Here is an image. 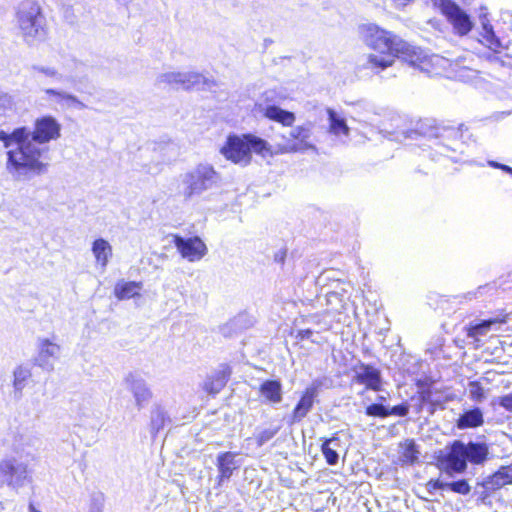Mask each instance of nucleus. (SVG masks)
<instances>
[{
    "label": "nucleus",
    "mask_w": 512,
    "mask_h": 512,
    "mask_svg": "<svg viewBox=\"0 0 512 512\" xmlns=\"http://www.w3.org/2000/svg\"><path fill=\"white\" fill-rule=\"evenodd\" d=\"M481 24L484 30L483 38L492 51L499 53L502 49L508 48V46L504 45L500 38L496 36L493 26L489 23L485 15L481 16Z\"/></svg>",
    "instance_id": "29"
},
{
    "label": "nucleus",
    "mask_w": 512,
    "mask_h": 512,
    "mask_svg": "<svg viewBox=\"0 0 512 512\" xmlns=\"http://www.w3.org/2000/svg\"><path fill=\"white\" fill-rule=\"evenodd\" d=\"M498 404L506 411L512 413V393L499 397Z\"/></svg>",
    "instance_id": "44"
},
{
    "label": "nucleus",
    "mask_w": 512,
    "mask_h": 512,
    "mask_svg": "<svg viewBox=\"0 0 512 512\" xmlns=\"http://www.w3.org/2000/svg\"><path fill=\"white\" fill-rule=\"evenodd\" d=\"M38 355L34 358V365L43 370H52L53 364L49 362V358H57L60 353V346L51 342L49 339H38Z\"/></svg>",
    "instance_id": "17"
},
{
    "label": "nucleus",
    "mask_w": 512,
    "mask_h": 512,
    "mask_svg": "<svg viewBox=\"0 0 512 512\" xmlns=\"http://www.w3.org/2000/svg\"><path fill=\"white\" fill-rule=\"evenodd\" d=\"M409 409H410V406L406 402H403V403L393 406V407L388 406V416L405 417L408 415Z\"/></svg>",
    "instance_id": "43"
},
{
    "label": "nucleus",
    "mask_w": 512,
    "mask_h": 512,
    "mask_svg": "<svg viewBox=\"0 0 512 512\" xmlns=\"http://www.w3.org/2000/svg\"><path fill=\"white\" fill-rule=\"evenodd\" d=\"M399 461L402 464L414 465L419 460V446L413 439H406L399 444Z\"/></svg>",
    "instance_id": "27"
},
{
    "label": "nucleus",
    "mask_w": 512,
    "mask_h": 512,
    "mask_svg": "<svg viewBox=\"0 0 512 512\" xmlns=\"http://www.w3.org/2000/svg\"><path fill=\"white\" fill-rule=\"evenodd\" d=\"M261 112L269 120L281 123L287 127H291L296 119L293 112L284 110L276 105H266L261 108Z\"/></svg>",
    "instance_id": "25"
},
{
    "label": "nucleus",
    "mask_w": 512,
    "mask_h": 512,
    "mask_svg": "<svg viewBox=\"0 0 512 512\" xmlns=\"http://www.w3.org/2000/svg\"><path fill=\"white\" fill-rule=\"evenodd\" d=\"M168 421L170 420L165 410L161 406L155 405L152 408L150 415V431L152 435L154 436L157 432L164 428L166 422Z\"/></svg>",
    "instance_id": "33"
},
{
    "label": "nucleus",
    "mask_w": 512,
    "mask_h": 512,
    "mask_svg": "<svg viewBox=\"0 0 512 512\" xmlns=\"http://www.w3.org/2000/svg\"><path fill=\"white\" fill-rule=\"evenodd\" d=\"M512 483V466H503L495 472L486 482V485L492 489L501 488Z\"/></svg>",
    "instance_id": "31"
},
{
    "label": "nucleus",
    "mask_w": 512,
    "mask_h": 512,
    "mask_svg": "<svg viewBox=\"0 0 512 512\" xmlns=\"http://www.w3.org/2000/svg\"><path fill=\"white\" fill-rule=\"evenodd\" d=\"M508 174L512 175V167L510 168V171H509Z\"/></svg>",
    "instance_id": "57"
},
{
    "label": "nucleus",
    "mask_w": 512,
    "mask_h": 512,
    "mask_svg": "<svg viewBox=\"0 0 512 512\" xmlns=\"http://www.w3.org/2000/svg\"><path fill=\"white\" fill-rule=\"evenodd\" d=\"M31 73L35 80L40 81L42 76H45L53 81H61L63 75L59 71L51 66L43 65H32Z\"/></svg>",
    "instance_id": "35"
},
{
    "label": "nucleus",
    "mask_w": 512,
    "mask_h": 512,
    "mask_svg": "<svg viewBox=\"0 0 512 512\" xmlns=\"http://www.w3.org/2000/svg\"><path fill=\"white\" fill-rule=\"evenodd\" d=\"M163 147L162 146H153L152 149L149 147L141 150V156L147 154L146 156H150L151 160L148 162H144L142 164V168L146 173L149 174H158L162 170V165L166 161V158L163 155Z\"/></svg>",
    "instance_id": "20"
},
{
    "label": "nucleus",
    "mask_w": 512,
    "mask_h": 512,
    "mask_svg": "<svg viewBox=\"0 0 512 512\" xmlns=\"http://www.w3.org/2000/svg\"><path fill=\"white\" fill-rule=\"evenodd\" d=\"M42 97L54 110H66L76 108L85 109L87 106L77 96L62 89L47 88L43 90Z\"/></svg>",
    "instance_id": "11"
},
{
    "label": "nucleus",
    "mask_w": 512,
    "mask_h": 512,
    "mask_svg": "<svg viewBox=\"0 0 512 512\" xmlns=\"http://www.w3.org/2000/svg\"><path fill=\"white\" fill-rule=\"evenodd\" d=\"M140 288V283L120 281L115 285L114 292L118 299H130L139 295Z\"/></svg>",
    "instance_id": "32"
},
{
    "label": "nucleus",
    "mask_w": 512,
    "mask_h": 512,
    "mask_svg": "<svg viewBox=\"0 0 512 512\" xmlns=\"http://www.w3.org/2000/svg\"><path fill=\"white\" fill-rule=\"evenodd\" d=\"M353 371V380L358 384L365 385L366 390H381L382 375L379 369L369 364L359 363Z\"/></svg>",
    "instance_id": "14"
},
{
    "label": "nucleus",
    "mask_w": 512,
    "mask_h": 512,
    "mask_svg": "<svg viewBox=\"0 0 512 512\" xmlns=\"http://www.w3.org/2000/svg\"><path fill=\"white\" fill-rule=\"evenodd\" d=\"M377 400H378L380 403H382V401H384V400H385V397H384V396H382V395H378Z\"/></svg>",
    "instance_id": "55"
},
{
    "label": "nucleus",
    "mask_w": 512,
    "mask_h": 512,
    "mask_svg": "<svg viewBox=\"0 0 512 512\" xmlns=\"http://www.w3.org/2000/svg\"><path fill=\"white\" fill-rule=\"evenodd\" d=\"M484 424L483 411L479 407H473L465 410L456 421L458 429L477 428Z\"/></svg>",
    "instance_id": "22"
},
{
    "label": "nucleus",
    "mask_w": 512,
    "mask_h": 512,
    "mask_svg": "<svg viewBox=\"0 0 512 512\" xmlns=\"http://www.w3.org/2000/svg\"><path fill=\"white\" fill-rule=\"evenodd\" d=\"M238 454L235 452H221L217 455L216 466L219 472L217 477V486L221 487L226 481H229L234 470L240 467L236 460Z\"/></svg>",
    "instance_id": "16"
},
{
    "label": "nucleus",
    "mask_w": 512,
    "mask_h": 512,
    "mask_svg": "<svg viewBox=\"0 0 512 512\" xmlns=\"http://www.w3.org/2000/svg\"><path fill=\"white\" fill-rule=\"evenodd\" d=\"M510 168H511V167H510V166H508V165L500 164V169H501L502 171L506 172V173H509Z\"/></svg>",
    "instance_id": "50"
},
{
    "label": "nucleus",
    "mask_w": 512,
    "mask_h": 512,
    "mask_svg": "<svg viewBox=\"0 0 512 512\" xmlns=\"http://www.w3.org/2000/svg\"><path fill=\"white\" fill-rule=\"evenodd\" d=\"M28 478L27 465L15 458L0 461V483L18 490Z\"/></svg>",
    "instance_id": "9"
},
{
    "label": "nucleus",
    "mask_w": 512,
    "mask_h": 512,
    "mask_svg": "<svg viewBox=\"0 0 512 512\" xmlns=\"http://www.w3.org/2000/svg\"><path fill=\"white\" fill-rule=\"evenodd\" d=\"M322 443L328 445L329 447H331V449L338 451V448H340L341 441H340L339 437L333 436L331 438L324 439Z\"/></svg>",
    "instance_id": "46"
},
{
    "label": "nucleus",
    "mask_w": 512,
    "mask_h": 512,
    "mask_svg": "<svg viewBox=\"0 0 512 512\" xmlns=\"http://www.w3.org/2000/svg\"><path fill=\"white\" fill-rule=\"evenodd\" d=\"M365 413L370 417L386 418L388 417V406L383 403H373L366 407Z\"/></svg>",
    "instance_id": "41"
},
{
    "label": "nucleus",
    "mask_w": 512,
    "mask_h": 512,
    "mask_svg": "<svg viewBox=\"0 0 512 512\" xmlns=\"http://www.w3.org/2000/svg\"><path fill=\"white\" fill-rule=\"evenodd\" d=\"M29 511H30V512H40V511H38V510L34 507V505H33L32 503H30V505H29Z\"/></svg>",
    "instance_id": "53"
},
{
    "label": "nucleus",
    "mask_w": 512,
    "mask_h": 512,
    "mask_svg": "<svg viewBox=\"0 0 512 512\" xmlns=\"http://www.w3.org/2000/svg\"><path fill=\"white\" fill-rule=\"evenodd\" d=\"M428 486L434 490L447 491V481L442 479L430 480Z\"/></svg>",
    "instance_id": "45"
},
{
    "label": "nucleus",
    "mask_w": 512,
    "mask_h": 512,
    "mask_svg": "<svg viewBox=\"0 0 512 512\" xmlns=\"http://www.w3.org/2000/svg\"><path fill=\"white\" fill-rule=\"evenodd\" d=\"M339 298H340V295H333L332 296V304H338L339 305Z\"/></svg>",
    "instance_id": "52"
},
{
    "label": "nucleus",
    "mask_w": 512,
    "mask_h": 512,
    "mask_svg": "<svg viewBox=\"0 0 512 512\" xmlns=\"http://www.w3.org/2000/svg\"><path fill=\"white\" fill-rule=\"evenodd\" d=\"M442 10L458 35H467L472 30L473 22L470 16L457 4L447 1L443 3Z\"/></svg>",
    "instance_id": "12"
},
{
    "label": "nucleus",
    "mask_w": 512,
    "mask_h": 512,
    "mask_svg": "<svg viewBox=\"0 0 512 512\" xmlns=\"http://www.w3.org/2000/svg\"><path fill=\"white\" fill-rule=\"evenodd\" d=\"M464 449V442L461 440H454L446 446L437 456L439 469L449 477L464 473L468 467Z\"/></svg>",
    "instance_id": "6"
},
{
    "label": "nucleus",
    "mask_w": 512,
    "mask_h": 512,
    "mask_svg": "<svg viewBox=\"0 0 512 512\" xmlns=\"http://www.w3.org/2000/svg\"><path fill=\"white\" fill-rule=\"evenodd\" d=\"M92 252L97 263L106 267L109 258L112 256V247L107 240L99 238L92 243Z\"/></svg>",
    "instance_id": "30"
},
{
    "label": "nucleus",
    "mask_w": 512,
    "mask_h": 512,
    "mask_svg": "<svg viewBox=\"0 0 512 512\" xmlns=\"http://www.w3.org/2000/svg\"><path fill=\"white\" fill-rule=\"evenodd\" d=\"M323 385L324 380L318 378L313 380L311 384L306 387L288 419L289 425L300 423L308 415Z\"/></svg>",
    "instance_id": "8"
},
{
    "label": "nucleus",
    "mask_w": 512,
    "mask_h": 512,
    "mask_svg": "<svg viewBox=\"0 0 512 512\" xmlns=\"http://www.w3.org/2000/svg\"><path fill=\"white\" fill-rule=\"evenodd\" d=\"M16 111V103L11 95L0 92V121L10 117Z\"/></svg>",
    "instance_id": "38"
},
{
    "label": "nucleus",
    "mask_w": 512,
    "mask_h": 512,
    "mask_svg": "<svg viewBox=\"0 0 512 512\" xmlns=\"http://www.w3.org/2000/svg\"><path fill=\"white\" fill-rule=\"evenodd\" d=\"M173 243L177 250L181 253L182 257L188 259L191 262L200 260L207 253L206 245L197 236L183 238L179 235H175Z\"/></svg>",
    "instance_id": "13"
},
{
    "label": "nucleus",
    "mask_w": 512,
    "mask_h": 512,
    "mask_svg": "<svg viewBox=\"0 0 512 512\" xmlns=\"http://www.w3.org/2000/svg\"><path fill=\"white\" fill-rule=\"evenodd\" d=\"M312 335L313 331L311 329H303L298 331L296 338L300 340H305L310 339Z\"/></svg>",
    "instance_id": "48"
},
{
    "label": "nucleus",
    "mask_w": 512,
    "mask_h": 512,
    "mask_svg": "<svg viewBox=\"0 0 512 512\" xmlns=\"http://www.w3.org/2000/svg\"><path fill=\"white\" fill-rule=\"evenodd\" d=\"M332 273V270L323 272L319 276L318 282L327 288L325 292L327 303L332 305V296L340 295L339 306H341L342 302L344 301L345 295L347 294V285L344 282H341L339 279H334L331 276Z\"/></svg>",
    "instance_id": "18"
},
{
    "label": "nucleus",
    "mask_w": 512,
    "mask_h": 512,
    "mask_svg": "<svg viewBox=\"0 0 512 512\" xmlns=\"http://www.w3.org/2000/svg\"><path fill=\"white\" fill-rule=\"evenodd\" d=\"M281 429V425L270 424L268 427H258L254 434L256 444L261 447L269 442Z\"/></svg>",
    "instance_id": "37"
},
{
    "label": "nucleus",
    "mask_w": 512,
    "mask_h": 512,
    "mask_svg": "<svg viewBox=\"0 0 512 512\" xmlns=\"http://www.w3.org/2000/svg\"><path fill=\"white\" fill-rule=\"evenodd\" d=\"M447 491L454 492L460 495H468L471 491V486L469 485L466 479L447 481Z\"/></svg>",
    "instance_id": "40"
},
{
    "label": "nucleus",
    "mask_w": 512,
    "mask_h": 512,
    "mask_svg": "<svg viewBox=\"0 0 512 512\" xmlns=\"http://www.w3.org/2000/svg\"><path fill=\"white\" fill-rule=\"evenodd\" d=\"M483 288H484V287L479 286V288H478V292H480V290H482Z\"/></svg>",
    "instance_id": "56"
},
{
    "label": "nucleus",
    "mask_w": 512,
    "mask_h": 512,
    "mask_svg": "<svg viewBox=\"0 0 512 512\" xmlns=\"http://www.w3.org/2000/svg\"><path fill=\"white\" fill-rule=\"evenodd\" d=\"M498 322L497 318L471 322L467 327H465L467 338L471 339L470 343L478 347L481 337L487 335L492 325Z\"/></svg>",
    "instance_id": "21"
},
{
    "label": "nucleus",
    "mask_w": 512,
    "mask_h": 512,
    "mask_svg": "<svg viewBox=\"0 0 512 512\" xmlns=\"http://www.w3.org/2000/svg\"><path fill=\"white\" fill-rule=\"evenodd\" d=\"M259 393L269 404H279L283 399L282 384L279 380H265L259 387Z\"/></svg>",
    "instance_id": "24"
},
{
    "label": "nucleus",
    "mask_w": 512,
    "mask_h": 512,
    "mask_svg": "<svg viewBox=\"0 0 512 512\" xmlns=\"http://www.w3.org/2000/svg\"><path fill=\"white\" fill-rule=\"evenodd\" d=\"M468 392H469V398L476 402L481 403L485 400L486 394L484 391L483 386L478 381H470L468 383Z\"/></svg>",
    "instance_id": "39"
},
{
    "label": "nucleus",
    "mask_w": 512,
    "mask_h": 512,
    "mask_svg": "<svg viewBox=\"0 0 512 512\" xmlns=\"http://www.w3.org/2000/svg\"><path fill=\"white\" fill-rule=\"evenodd\" d=\"M312 127V123L293 127L289 132V137H287V143L281 148V151L283 153L316 151V146L309 141L312 135ZM283 138L286 139L285 136Z\"/></svg>",
    "instance_id": "10"
},
{
    "label": "nucleus",
    "mask_w": 512,
    "mask_h": 512,
    "mask_svg": "<svg viewBox=\"0 0 512 512\" xmlns=\"http://www.w3.org/2000/svg\"><path fill=\"white\" fill-rule=\"evenodd\" d=\"M363 40L375 51L367 56L366 68L382 71L392 66L395 58L407 62L410 66L420 67L427 56L422 49L410 45L397 35L376 25H368L364 28Z\"/></svg>",
    "instance_id": "2"
},
{
    "label": "nucleus",
    "mask_w": 512,
    "mask_h": 512,
    "mask_svg": "<svg viewBox=\"0 0 512 512\" xmlns=\"http://www.w3.org/2000/svg\"><path fill=\"white\" fill-rule=\"evenodd\" d=\"M476 294H477V292H469L467 295H468L469 299H472V298L476 297Z\"/></svg>",
    "instance_id": "54"
},
{
    "label": "nucleus",
    "mask_w": 512,
    "mask_h": 512,
    "mask_svg": "<svg viewBox=\"0 0 512 512\" xmlns=\"http://www.w3.org/2000/svg\"><path fill=\"white\" fill-rule=\"evenodd\" d=\"M221 182V175L209 163H199L194 168L179 177L177 185L178 194L184 201H191L204 192L217 187Z\"/></svg>",
    "instance_id": "3"
},
{
    "label": "nucleus",
    "mask_w": 512,
    "mask_h": 512,
    "mask_svg": "<svg viewBox=\"0 0 512 512\" xmlns=\"http://www.w3.org/2000/svg\"><path fill=\"white\" fill-rule=\"evenodd\" d=\"M464 125L460 124L458 128L448 127V126H442L441 133L444 136H441L439 139H442L443 146L456 151L457 148L452 146V143L457 141L462 137V131H463Z\"/></svg>",
    "instance_id": "34"
},
{
    "label": "nucleus",
    "mask_w": 512,
    "mask_h": 512,
    "mask_svg": "<svg viewBox=\"0 0 512 512\" xmlns=\"http://www.w3.org/2000/svg\"><path fill=\"white\" fill-rule=\"evenodd\" d=\"M19 34L29 46L45 40L47 35L46 18L40 5L32 0L21 2L16 12Z\"/></svg>",
    "instance_id": "5"
},
{
    "label": "nucleus",
    "mask_w": 512,
    "mask_h": 512,
    "mask_svg": "<svg viewBox=\"0 0 512 512\" xmlns=\"http://www.w3.org/2000/svg\"><path fill=\"white\" fill-rule=\"evenodd\" d=\"M252 152L263 157L272 155L269 143L252 134L229 135L220 153L229 161L240 166L251 163Z\"/></svg>",
    "instance_id": "4"
},
{
    "label": "nucleus",
    "mask_w": 512,
    "mask_h": 512,
    "mask_svg": "<svg viewBox=\"0 0 512 512\" xmlns=\"http://www.w3.org/2000/svg\"><path fill=\"white\" fill-rule=\"evenodd\" d=\"M464 446L467 462L480 465L487 460L489 448L486 443L469 441L468 443H464Z\"/></svg>",
    "instance_id": "23"
},
{
    "label": "nucleus",
    "mask_w": 512,
    "mask_h": 512,
    "mask_svg": "<svg viewBox=\"0 0 512 512\" xmlns=\"http://www.w3.org/2000/svg\"><path fill=\"white\" fill-rule=\"evenodd\" d=\"M442 126L438 125L435 119H423L420 120L417 125L416 129L413 131H410L406 137L412 138L413 135L419 134L424 137L428 138H440L441 136H444L441 133Z\"/></svg>",
    "instance_id": "26"
},
{
    "label": "nucleus",
    "mask_w": 512,
    "mask_h": 512,
    "mask_svg": "<svg viewBox=\"0 0 512 512\" xmlns=\"http://www.w3.org/2000/svg\"><path fill=\"white\" fill-rule=\"evenodd\" d=\"M229 376V367L223 366L221 369L214 371L211 375L206 377L202 384V388L209 395H216L225 387Z\"/></svg>",
    "instance_id": "19"
},
{
    "label": "nucleus",
    "mask_w": 512,
    "mask_h": 512,
    "mask_svg": "<svg viewBox=\"0 0 512 512\" xmlns=\"http://www.w3.org/2000/svg\"><path fill=\"white\" fill-rule=\"evenodd\" d=\"M328 120L330 123V132L338 135L349 133V127L347 126L346 120L340 117L333 109H327Z\"/></svg>",
    "instance_id": "36"
},
{
    "label": "nucleus",
    "mask_w": 512,
    "mask_h": 512,
    "mask_svg": "<svg viewBox=\"0 0 512 512\" xmlns=\"http://www.w3.org/2000/svg\"><path fill=\"white\" fill-rule=\"evenodd\" d=\"M124 383L132 393L136 407L141 410L152 398V392L146 381L135 373H129L124 378Z\"/></svg>",
    "instance_id": "15"
},
{
    "label": "nucleus",
    "mask_w": 512,
    "mask_h": 512,
    "mask_svg": "<svg viewBox=\"0 0 512 512\" xmlns=\"http://www.w3.org/2000/svg\"><path fill=\"white\" fill-rule=\"evenodd\" d=\"M61 124L47 115L35 122L34 131L26 127L14 129L11 133L0 131V141L7 151L6 170L16 180H27L31 176L41 175L47 164L41 161L48 148L40 145L60 137Z\"/></svg>",
    "instance_id": "1"
},
{
    "label": "nucleus",
    "mask_w": 512,
    "mask_h": 512,
    "mask_svg": "<svg viewBox=\"0 0 512 512\" xmlns=\"http://www.w3.org/2000/svg\"><path fill=\"white\" fill-rule=\"evenodd\" d=\"M322 454L327 462V464L333 466L336 465L339 461V453L334 449H331L328 445L322 443L321 444Z\"/></svg>",
    "instance_id": "42"
},
{
    "label": "nucleus",
    "mask_w": 512,
    "mask_h": 512,
    "mask_svg": "<svg viewBox=\"0 0 512 512\" xmlns=\"http://www.w3.org/2000/svg\"><path fill=\"white\" fill-rule=\"evenodd\" d=\"M339 298H340V295H333L332 296V304H338L339 305Z\"/></svg>",
    "instance_id": "51"
},
{
    "label": "nucleus",
    "mask_w": 512,
    "mask_h": 512,
    "mask_svg": "<svg viewBox=\"0 0 512 512\" xmlns=\"http://www.w3.org/2000/svg\"><path fill=\"white\" fill-rule=\"evenodd\" d=\"M500 164L499 162H496V161H488V165L493 167V168H497V169H500Z\"/></svg>",
    "instance_id": "49"
},
{
    "label": "nucleus",
    "mask_w": 512,
    "mask_h": 512,
    "mask_svg": "<svg viewBox=\"0 0 512 512\" xmlns=\"http://www.w3.org/2000/svg\"><path fill=\"white\" fill-rule=\"evenodd\" d=\"M431 393L429 391H424L420 394L419 397V405L417 406V412H420L423 408L424 403H427L430 401Z\"/></svg>",
    "instance_id": "47"
},
{
    "label": "nucleus",
    "mask_w": 512,
    "mask_h": 512,
    "mask_svg": "<svg viewBox=\"0 0 512 512\" xmlns=\"http://www.w3.org/2000/svg\"><path fill=\"white\" fill-rule=\"evenodd\" d=\"M156 85H168L173 88L191 89L194 87L212 88L215 86L214 80L206 78L197 72H166L158 75Z\"/></svg>",
    "instance_id": "7"
},
{
    "label": "nucleus",
    "mask_w": 512,
    "mask_h": 512,
    "mask_svg": "<svg viewBox=\"0 0 512 512\" xmlns=\"http://www.w3.org/2000/svg\"><path fill=\"white\" fill-rule=\"evenodd\" d=\"M32 377V370L28 365L20 364L13 370V388L15 394L20 398L23 390Z\"/></svg>",
    "instance_id": "28"
}]
</instances>
